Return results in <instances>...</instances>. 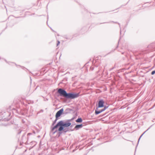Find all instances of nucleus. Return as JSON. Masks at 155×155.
I'll list each match as a JSON object with an SVG mask.
<instances>
[{"instance_id":"nucleus-1","label":"nucleus","mask_w":155,"mask_h":155,"mask_svg":"<svg viewBox=\"0 0 155 155\" xmlns=\"http://www.w3.org/2000/svg\"><path fill=\"white\" fill-rule=\"evenodd\" d=\"M58 92L60 94V95L63 96L67 98L74 99L78 96V94L73 93L68 94L65 90L61 88H60L58 90Z\"/></svg>"},{"instance_id":"nucleus-2","label":"nucleus","mask_w":155,"mask_h":155,"mask_svg":"<svg viewBox=\"0 0 155 155\" xmlns=\"http://www.w3.org/2000/svg\"><path fill=\"white\" fill-rule=\"evenodd\" d=\"M71 125V123H70L69 122L67 123L64 124L63 121H60L54 127H53L52 130H54V129L57 128V127H58V126H63L65 127H68L70 126Z\"/></svg>"},{"instance_id":"nucleus-3","label":"nucleus","mask_w":155,"mask_h":155,"mask_svg":"<svg viewBox=\"0 0 155 155\" xmlns=\"http://www.w3.org/2000/svg\"><path fill=\"white\" fill-rule=\"evenodd\" d=\"M63 109H61L57 112L55 115L56 118H57L61 115L63 113Z\"/></svg>"},{"instance_id":"nucleus-4","label":"nucleus","mask_w":155,"mask_h":155,"mask_svg":"<svg viewBox=\"0 0 155 155\" xmlns=\"http://www.w3.org/2000/svg\"><path fill=\"white\" fill-rule=\"evenodd\" d=\"M104 101L103 100H101L98 102V107H102L104 106Z\"/></svg>"},{"instance_id":"nucleus-5","label":"nucleus","mask_w":155,"mask_h":155,"mask_svg":"<svg viewBox=\"0 0 155 155\" xmlns=\"http://www.w3.org/2000/svg\"><path fill=\"white\" fill-rule=\"evenodd\" d=\"M106 109V107H105L104 109H103L102 110H101V111H97V110H95V114H97L100 113H101V112L104 111V110L105 109Z\"/></svg>"},{"instance_id":"nucleus-6","label":"nucleus","mask_w":155,"mask_h":155,"mask_svg":"<svg viewBox=\"0 0 155 155\" xmlns=\"http://www.w3.org/2000/svg\"><path fill=\"white\" fill-rule=\"evenodd\" d=\"M82 127V124L78 125L75 126V128L78 129V128Z\"/></svg>"},{"instance_id":"nucleus-7","label":"nucleus","mask_w":155,"mask_h":155,"mask_svg":"<svg viewBox=\"0 0 155 155\" xmlns=\"http://www.w3.org/2000/svg\"><path fill=\"white\" fill-rule=\"evenodd\" d=\"M60 126V127L58 129V131H61L63 130L64 128L63 127V126Z\"/></svg>"},{"instance_id":"nucleus-8","label":"nucleus","mask_w":155,"mask_h":155,"mask_svg":"<svg viewBox=\"0 0 155 155\" xmlns=\"http://www.w3.org/2000/svg\"><path fill=\"white\" fill-rule=\"evenodd\" d=\"M82 121V119L81 118H78L76 120L77 122H81Z\"/></svg>"},{"instance_id":"nucleus-9","label":"nucleus","mask_w":155,"mask_h":155,"mask_svg":"<svg viewBox=\"0 0 155 155\" xmlns=\"http://www.w3.org/2000/svg\"><path fill=\"white\" fill-rule=\"evenodd\" d=\"M154 74H155V71H152V72H151V74L153 75Z\"/></svg>"},{"instance_id":"nucleus-10","label":"nucleus","mask_w":155,"mask_h":155,"mask_svg":"<svg viewBox=\"0 0 155 155\" xmlns=\"http://www.w3.org/2000/svg\"><path fill=\"white\" fill-rule=\"evenodd\" d=\"M60 44V42L59 41H58V43L57 44V46L59 45Z\"/></svg>"}]
</instances>
